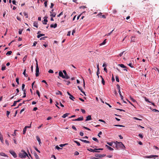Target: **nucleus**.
I'll return each instance as SVG.
<instances>
[{
	"label": "nucleus",
	"mask_w": 159,
	"mask_h": 159,
	"mask_svg": "<svg viewBox=\"0 0 159 159\" xmlns=\"http://www.w3.org/2000/svg\"><path fill=\"white\" fill-rule=\"evenodd\" d=\"M36 93L38 95V96L39 97H40V93H39V91L38 90L36 91Z\"/></svg>",
	"instance_id": "47"
},
{
	"label": "nucleus",
	"mask_w": 159,
	"mask_h": 159,
	"mask_svg": "<svg viewBox=\"0 0 159 159\" xmlns=\"http://www.w3.org/2000/svg\"><path fill=\"white\" fill-rule=\"evenodd\" d=\"M118 92L119 93V94L120 97L121 98V99L123 100V97L121 95V92H120V90H119Z\"/></svg>",
	"instance_id": "16"
},
{
	"label": "nucleus",
	"mask_w": 159,
	"mask_h": 159,
	"mask_svg": "<svg viewBox=\"0 0 159 159\" xmlns=\"http://www.w3.org/2000/svg\"><path fill=\"white\" fill-rule=\"evenodd\" d=\"M79 154V153L77 151H75V153H74V155H78Z\"/></svg>",
	"instance_id": "52"
},
{
	"label": "nucleus",
	"mask_w": 159,
	"mask_h": 159,
	"mask_svg": "<svg viewBox=\"0 0 159 159\" xmlns=\"http://www.w3.org/2000/svg\"><path fill=\"white\" fill-rule=\"evenodd\" d=\"M135 38V36H132L131 38V42H135L136 40Z\"/></svg>",
	"instance_id": "13"
},
{
	"label": "nucleus",
	"mask_w": 159,
	"mask_h": 159,
	"mask_svg": "<svg viewBox=\"0 0 159 159\" xmlns=\"http://www.w3.org/2000/svg\"><path fill=\"white\" fill-rule=\"evenodd\" d=\"M48 72L49 73H53V71L52 70L50 69L49 70Z\"/></svg>",
	"instance_id": "58"
},
{
	"label": "nucleus",
	"mask_w": 159,
	"mask_h": 159,
	"mask_svg": "<svg viewBox=\"0 0 159 159\" xmlns=\"http://www.w3.org/2000/svg\"><path fill=\"white\" fill-rule=\"evenodd\" d=\"M19 157L21 158H25L26 156L28 157L27 153L25 151L22 150L19 153Z\"/></svg>",
	"instance_id": "2"
},
{
	"label": "nucleus",
	"mask_w": 159,
	"mask_h": 159,
	"mask_svg": "<svg viewBox=\"0 0 159 159\" xmlns=\"http://www.w3.org/2000/svg\"><path fill=\"white\" fill-rule=\"evenodd\" d=\"M0 155L2 156L7 157V156L5 153L2 152H0Z\"/></svg>",
	"instance_id": "21"
},
{
	"label": "nucleus",
	"mask_w": 159,
	"mask_h": 159,
	"mask_svg": "<svg viewBox=\"0 0 159 159\" xmlns=\"http://www.w3.org/2000/svg\"><path fill=\"white\" fill-rule=\"evenodd\" d=\"M12 51H9L7 52V53L6 54L7 55H10L12 53Z\"/></svg>",
	"instance_id": "36"
},
{
	"label": "nucleus",
	"mask_w": 159,
	"mask_h": 159,
	"mask_svg": "<svg viewBox=\"0 0 159 159\" xmlns=\"http://www.w3.org/2000/svg\"><path fill=\"white\" fill-rule=\"evenodd\" d=\"M119 65L121 68H125L126 67L123 64H119Z\"/></svg>",
	"instance_id": "29"
},
{
	"label": "nucleus",
	"mask_w": 159,
	"mask_h": 159,
	"mask_svg": "<svg viewBox=\"0 0 159 159\" xmlns=\"http://www.w3.org/2000/svg\"><path fill=\"white\" fill-rule=\"evenodd\" d=\"M10 111H7V117L8 118H9L8 116H9V115L10 114Z\"/></svg>",
	"instance_id": "44"
},
{
	"label": "nucleus",
	"mask_w": 159,
	"mask_h": 159,
	"mask_svg": "<svg viewBox=\"0 0 159 159\" xmlns=\"http://www.w3.org/2000/svg\"><path fill=\"white\" fill-rule=\"evenodd\" d=\"M36 138L38 142L41 140L39 137L38 136H36Z\"/></svg>",
	"instance_id": "38"
},
{
	"label": "nucleus",
	"mask_w": 159,
	"mask_h": 159,
	"mask_svg": "<svg viewBox=\"0 0 159 159\" xmlns=\"http://www.w3.org/2000/svg\"><path fill=\"white\" fill-rule=\"evenodd\" d=\"M63 72L64 74V76L65 77L64 79H68L70 78V77L67 74L66 71L65 70H63Z\"/></svg>",
	"instance_id": "6"
},
{
	"label": "nucleus",
	"mask_w": 159,
	"mask_h": 159,
	"mask_svg": "<svg viewBox=\"0 0 159 159\" xmlns=\"http://www.w3.org/2000/svg\"><path fill=\"white\" fill-rule=\"evenodd\" d=\"M115 146L116 148L117 149H125V147L124 145L121 142H118L117 141L114 142Z\"/></svg>",
	"instance_id": "1"
},
{
	"label": "nucleus",
	"mask_w": 159,
	"mask_h": 159,
	"mask_svg": "<svg viewBox=\"0 0 159 159\" xmlns=\"http://www.w3.org/2000/svg\"><path fill=\"white\" fill-rule=\"evenodd\" d=\"M133 118L134 119L136 120H142L141 119H140L138 118H137V117H134Z\"/></svg>",
	"instance_id": "53"
},
{
	"label": "nucleus",
	"mask_w": 159,
	"mask_h": 159,
	"mask_svg": "<svg viewBox=\"0 0 159 159\" xmlns=\"http://www.w3.org/2000/svg\"><path fill=\"white\" fill-rule=\"evenodd\" d=\"M59 75L60 76L62 77L63 79L65 78V77L63 74L62 72L61 71H60L59 72Z\"/></svg>",
	"instance_id": "11"
},
{
	"label": "nucleus",
	"mask_w": 159,
	"mask_h": 159,
	"mask_svg": "<svg viewBox=\"0 0 159 159\" xmlns=\"http://www.w3.org/2000/svg\"><path fill=\"white\" fill-rule=\"evenodd\" d=\"M69 114V113H67L64 114L63 116H62V117L63 118H65L66 116H67Z\"/></svg>",
	"instance_id": "19"
},
{
	"label": "nucleus",
	"mask_w": 159,
	"mask_h": 159,
	"mask_svg": "<svg viewBox=\"0 0 159 159\" xmlns=\"http://www.w3.org/2000/svg\"><path fill=\"white\" fill-rule=\"evenodd\" d=\"M102 83L103 85H105V82L103 78H102Z\"/></svg>",
	"instance_id": "42"
},
{
	"label": "nucleus",
	"mask_w": 159,
	"mask_h": 159,
	"mask_svg": "<svg viewBox=\"0 0 159 159\" xmlns=\"http://www.w3.org/2000/svg\"><path fill=\"white\" fill-rule=\"evenodd\" d=\"M47 1H47L46 0L45 1V2H44V6L45 7H47Z\"/></svg>",
	"instance_id": "51"
},
{
	"label": "nucleus",
	"mask_w": 159,
	"mask_h": 159,
	"mask_svg": "<svg viewBox=\"0 0 159 159\" xmlns=\"http://www.w3.org/2000/svg\"><path fill=\"white\" fill-rule=\"evenodd\" d=\"M128 65L131 68H133L134 67L132 65V64L131 63H129L128 64Z\"/></svg>",
	"instance_id": "62"
},
{
	"label": "nucleus",
	"mask_w": 159,
	"mask_h": 159,
	"mask_svg": "<svg viewBox=\"0 0 159 159\" xmlns=\"http://www.w3.org/2000/svg\"><path fill=\"white\" fill-rule=\"evenodd\" d=\"M92 119L91 116L90 115H89L86 117V119L85 120V121H87L89 120H90Z\"/></svg>",
	"instance_id": "14"
},
{
	"label": "nucleus",
	"mask_w": 159,
	"mask_h": 159,
	"mask_svg": "<svg viewBox=\"0 0 159 159\" xmlns=\"http://www.w3.org/2000/svg\"><path fill=\"white\" fill-rule=\"evenodd\" d=\"M26 57H27L26 56H25V57H23V62H24L26 60Z\"/></svg>",
	"instance_id": "49"
},
{
	"label": "nucleus",
	"mask_w": 159,
	"mask_h": 159,
	"mask_svg": "<svg viewBox=\"0 0 159 159\" xmlns=\"http://www.w3.org/2000/svg\"><path fill=\"white\" fill-rule=\"evenodd\" d=\"M64 81L65 83H66V84L68 85L70 83V82L69 81H66V80H64Z\"/></svg>",
	"instance_id": "31"
},
{
	"label": "nucleus",
	"mask_w": 159,
	"mask_h": 159,
	"mask_svg": "<svg viewBox=\"0 0 159 159\" xmlns=\"http://www.w3.org/2000/svg\"><path fill=\"white\" fill-rule=\"evenodd\" d=\"M78 87L79 89V90H80V91L83 93L85 95H86L85 94V93L84 92V91H83V90L80 87V86H78Z\"/></svg>",
	"instance_id": "20"
},
{
	"label": "nucleus",
	"mask_w": 159,
	"mask_h": 159,
	"mask_svg": "<svg viewBox=\"0 0 159 159\" xmlns=\"http://www.w3.org/2000/svg\"><path fill=\"white\" fill-rule=\"evenodd\" d=\"M105 146L107 149H108L109 150L111 151H113L114 150L112 148H111V147H110V146H108L107 145H106Z\"/></svg>",
	"instance_id": "15"
},
{
	"label": "nucleus",
	"mask_w": 159,
	"mask_h": 159,
	"mask_svg": "<svg viewBox=\"0 0 159 159\" xmlns=\"http://www.w3.org/2000/svg\"><path fill=\"white\" fill-rule=\"evenodd\" d=\"M130 99L133 102H136V101L133 98H132L131 97H130Z\"/></svg>",
	"instance_id": "34"
},
{
	"label": "nucleus",
	"mask_w": 159,
	"mask_h": 159,
	"mask_svg": "<svg viewBox=\"0 0 159 159\" xmlns=\"http://www.w3.org/2000/svg\"><path fill=\"white\" fill-rule=\"evenodd\" d=\"M35 61H36V69L35 75L36 77H38L39 75V68L38 67V63L37 60L36 59H35Z\"/></svg>",
	"instance_id": "3"
},
{
	"label": "nucleus",
	"mask_w": 159,
	"mask_h": 159,
	"mask_svg": "<svg viewBox=\"0 0 159 159\" xmlns=\"http://www.w3.org/2000/svg\"><path fill=\"white\" fill-rule=\"evenodd\" d=\"M43 83H45L47 86L48 85V84H47V82H46V81L45 80H43L42 81Z\"/></svg>",
	"instance_id": "56"
},
{
	"label": "nucleus",
	"mask_w": 159,
	"mask_h": 159,
	"mask_svg": "<svg viewBox=\"0 0 159 159\" xmlns=\"http://www.w3.org/2000/svg\"><path fill=\"white\" fill-rule=\"evenodd\" d=\"M55 148L57 150H59V149H62V148H60L57 145L55 147Z\"/></svg>",
	"instance_id": "41"
},
{
	"label": "nucleus",
	"mask_w": 159,
	"mask_h": 159,
	"mask_svg": "<svg viewBox=\"0 0 159 159\" xmlns=\"http://www.w3.org/2000/svg\"><path fill=\"white\" fill-rule=\"evenodd\" d=\"M124 51H123L121 52L119 55L118 56H119L120 57H121L123 55V53H124Z\"/></svg>",
	"instance_id": "50"
},
{
	"label": "nucleus",
	"mask_w": 159,
	"mask_h": 159,
	"mask_svg": "<svg viewBox=\"0 0 159 159\" xmlns=\"http://www.w3.org/2000/svg\"><path fill=\"white\" fill-rule=\"evenodd\" d=\"M23 14H24V15L25 16V18H28V15L27 14V13L26 12H23Z\"/></svg>",
	"instance_id": "33"
},
{
	"label": "nucleus",
	"mask_w": 159,
	"mask_h": 159,
	"mask_svg": "<svg viewBox=\"0 0 159 159\" xmlns=\"http://www.w3.org/2000/svg\"><path fill=\"white\" fill-rule=\"evenodd\" d=\"M5 142H6V144L8 146V145H9V143H8V141H7V140H5Z\"/></svg>",
	"instance_id": "64"
},
{
	"label": "nucleus",
	"mask_w": 159,
	"mask_h": 159,
	"mask_svg": "<svg viewBox=\"0 0 159 159\" xmlns=\"http://www.w3.org/2000/svg\"><path fill=\"white\" fill-rule=\"evenodd\" d=\"M95 156L97 157L101 158V154H96Z\"/></svg>",
	"instance_id": "22"
},
{
	"label": "nucleus",
	"mask_w": 159,
	"mask_h": 159,
	"mask_svg": "<svg viewBox=\"0 0 159 159\" xmlns=\"http://www.w3.org/2000/svg\"><path fill=\"white\" fill-rule=\"evenodd\" d=\"M139 136L142 139L143 137V135L141 134H139Z\"/></svg>",
	"instance_id": "61"
},
{
	"label": "nucleus",
	"mask_w": 159,
	"mask_h": 159,
	"mask_svg": "<svg viewBox=\"0 0 159 159\" xmlns=\"http://www.w3.org/2000/svg\"><path fill=\"white\" fill-rule=\"evenodd\" d=\"M50 16H51V17H55L56 15V13L55 12H53L51 11H50Z\"/></svg>",
	"instance_id": "12"
},
{
	"label": "nucleus",
	"mask_w": 159,
	"mask_h": 159,
	"mask_svg": "<svg viewBox=\"0 0 159 159\" xmlns=\"http://www.w3.org/2000/svg\"><path fill=\"white\" fill-rule=\"evenodd\" d=\"M80 140L82 141V142H83L86 143H90V142L89 141H87L86 140H83L82 139H80Z\"/></svg>",
	"instance_id": "17"
},
{
	"label": "nucleus",
	"mask_w": 159,
	"mask_h": 159,
	"mask_svg": "<svg viewBox=\"0 0 159 159\" xmlns=\"http://www.w3.org/2000/svg\"><path fill=\"white\" fill-rule=\"evenodd\" d=\"M17 102L16 101H15L14 102V103H13V105L12 106H15L16 105Z\"/></svg>",
	"instance_id": "48"
},
{
	"label": "nucleus",
	"mask_w": 159,
	"mask_h": 159,
	"mask_svg": "<svg viewBox=\"0 0 159 159\" xmlns=\"http://www.w3.org/2000/svg\"><path fill=\"white\" fill-rule=\"evenodd\" d=\"M22 31H23V30L22 29H20V30H19V32H19V34H21Z\"/></svg>",
	"instance_id": "45"
},
{
	"label": "nucleus",
	"mask_w": 159,
	"mask_h": 159,
	"mask_svg": "<svg viewBox=\"0 0 159 159\" xmlns=\"http://www.w3.org/2000/svg\"><path fill=\"white\" fill-rule=\"evenodd\" d=\"M102 134V132L101 131H100V132H99V133L98 134V137H100V138L101 137H100V135H101V134Z\"/></svg>",
	"instance_id": "60"
},
{
	"label": "nucleus",
	"mask_w": 159,
	"mask_h": 159,
	"mask_svg": "<svg viewBox=\"0 0 159 159\" xmlns=\"http://www.w3.org/2000/svg\"><path fill=\"white\" fill-rule=\"evenodd\" d=\"M100 73L99 70H97V75L98 76V78L99 77V74Z\"/></svg>",
	"instance_id": "43"
},
{
	"label": "nucleus",
	"mask_w": 159,
	"mask_h": 159,
	"mask_svg": "<svg viewBox=\"0 0 159 159\" xmlns=\"http://www.w3.org/2000/svg\"><path fill=\"white\" fill-rule=\"evenodd\" d=\"M26 69H25L24 70V71L23 73V74L24 75V76L25 77H27L28 76V75L27 74H26L25 73V71H26Z\"/></svg>",
	"instance_id": "23"
},
{
	"label": "nucleus",
	"mask_w": 159,
	"mask_h": 159,
	"mask_svg": "<svg viewBox=\"0 0 159 159\" xmlns=\"http://www.w3.org/2000/svg\"><path fill=\"white\" fill-rule=\"evenodd\" d=\"M45 35L44 34H38L37 36V37L38 38H39L40 37L42 36H44Z\"/></svg>",
	"instance_id": "27"
},
{
	"label": "nucleus",
	"mask_w": 159,
	"mask_h": 159,
	"mask_svg": "<svg viewBox=\"0 0 159 159\" xmlns=\"http://www.w3.org/2000/svg\"><path fill=\"white\" fill-rule=\"evenodd\" d=\"M106 39H105L104 40V41L102 43H100V46H101V45H103L105 44L106 42Z\"/></svg>",
	"instance_id": "25"
},
{
	"label": "nucleus",
	"mask_w": 159,
	"mask_h": 159,
	"mask_svg": "<svg viewBox=\"0 0 159 159\" xmlns=\"http://www.w3.org/2000/svg\"><path fill=\"white\" fill-rule=\"evenodd\" d=\"M158 157V155H151L149 156H145L144 157L145 158H153L154 159H155V157Z\"/></svg>",
	"instance_id": "4"
},
{
	"label": "nucleus",
	"mask_w": 159,
	"mask_h": 159,
	"mask_svg": "<svg viewBox=\"0 0 159 159\" xmlns=\"http://www.w3.org/2000/svg\"><path fill=\"white\" fill-rule=\"evenodd\" d=\"M107 143L109 145L112 147L113 148H114V145L113 146H112L113 144V143L112 142H107Z\"/></svg>",
	"instance_id": "26"
},
{
	"label": "nucleus",
	"mask_w": 159,
	"mask_h": 159,
	"mask_svg": "<svg viewBox=\"0 0 159 159\" xmlns=\"http://www.w3.org/2000/svg\"><path fill=\"white\" fill-rule=\"evenodd\" d=\"M9 152L13 156L14 158H16L17 157V155L16 153L13 150H9Z\"/></svg>",
	"instance_id": "5"
},
{
	"label": "nucleus",
	"mask_w": 159,
	"mask_h": 159,
	"mask_svg": "<svg viewBox=\"0 0 159 159\" xmlns=\"http://www.w3.org/2000/svg\"><path fill=\"white\" fill-rule=\"evenodd\" d=\"M26 129H27L25 127V128H24L23 130V134H25L26 131Z\"/></svg>",
	"instance_id": "32"
},
{
	"label": "nucleus",
	"mask_w": 159,
	"mask_h": 159,
	"mask_svg": "<svg viewBox=\"0 0 159 159\" xmlns=\"http://www.w3.org/2000/svg\"><path fill=\"white\" fill-rule=\"evenodd\" d=\"M83 127L85 129H86L87 130H90V129L87 127H85V126H83Z\"/></svg>",
	"instance_id": "59"
},
{
	"label": "nucleus",
	"mask_w": 159,
	"mask_h": 159,
	"mask_svg": "<svg viewBox=\"0 0 159 159\" xmlns=\"http://www.w3.org/2000/svg\"><path fill=\"white\" fill-rule=\"evenodd\" d=\"M57 27V24H55L54 25L51 24L50 25V27L51 28H56Z\"/></svg>",
	"instance_id": "18"
},
{
	"label": "nucleus",
	"mask_w": 159,
	"mask_h": 159,
	"mask_svg": "<svg viewBox=\"0 0 159 159\" xmlns=\"http://www.w3.org/2000/svg\"><path fill=\"white\" fill-rule=\"evenodd\" d=\"M81 111L83 113H85V111L84 109H81Z\"/></svg>",
	"instance_id": "57"
},
{
	"label": "nucleus",
	"mask_w": 159,
	"mask_h": 159,
	"mask_svg": "<svg viewBox=\"0 0 159 159\" xmlns=\"http://www.w3.org/2000/svg\"><path fill=\"white\" fill-rule=\"evenodd\" d=\"M83 120V117L82 116L81 117H79L77 119H73L72 120V121H80L82 120Z\"/></svg>",
	"instance_id": "8"
},
{
	"label": "nucleus",
	"mask_w": 159,
	"mask_h": 159,
	"mask_svg": "<svg viewBox=\"0 0 159 159\" xmlns=\"http://www.w3.org/2000/svg\"><path fill=\"white\" fill-rule=\"evenodd\" d=\"M92 139L94 141H96L97 142H98V139L96 138H94V137H93V138H92Z\"/></svg>",
	"instance_id": "39"
},
{
	"label": "nucleus",
	"mask_w": 159,
	"mask_h": 159,
	"mask_svg": "<svg viewBox=\"0 0 159 159\" xmlns=\"http://www.w3.org/2000/svg\"><path fill=\"white\" fill-rule=\"evenodd\" d=\"M116 81H117V82H119V78L118 76H116Z\"/></svg>",
	"instance_id": "55"
},
{
	"label": "nucleus",
	"mask_w": 159,
	"mask_h": 159,
	"mask_svg": "<svg viewBox=\"0 0 159 159\" xmlns=\"http://www.w3.org/2000/svg\"><path fill=\"white\" fill-rule=\"evenodd\" d=\"M144 98L145 99V100L147 102H149V103H150V102H150L148 99L145 97H144Z\"/></svg>",
	"instance_id": "28"
},
{
	"label": "nucleus",
	"mask_w": 159,
	"mask_h": 159,
	"mask_svg": "<svg viewBox=\"0 0 159 159\" xmlns=\"http://www.w3.org/2000/svg\"><path fill=\"white\" fill-rule=\"evenodd\" d=\"M47 37H41V38L40 39V40H45V39L46 38H47Z\"/></svg>",
	"instance_id": "40"
},
{
	"label": "nucleus",
	"mask_w": 159,
	"mask_h": 159,
	"mask_svg": "<svg viewBox=\"0 0 159 159\" xmlns=\"http://www.w3.org/2000/svg\"><path fill=\"white\" fill-rule=\"evenodd\" d=\"M6 66H2L1 68V70H5L6 69Z\"/></svg>",
	"instance_id": "54"
},
{
	"label": "nucleus",
	"mask_w": 159,
	"mask_h": 159,
	"mask_svg": "<svg viewBox=\"0 0 159 159\" xmlns=\"http://www.w3.org/2000/svg\"><path fill=\"white\" fill-rule=\"evenodd\" d=\"M72 128L74 129L75 130H76V127H75V126L74 125H73L72 126Z\"/></svg>",
	"instance_id": "63"
},
{
	"label": "nucleus",
	"mask_w": 159,
	"mask_h": 159,
	"mask_svg": "<svg viewBox=\"0 0 159 159\" xmlns=\"http://www.w3.org/2000/svg\"><path fill=\"white\" fill-rule=\"evenodd\" d=\"M74 141L75 143H76L77 144L78 146H80V143L79 142H78L77 141H76L75 140H74Z\"/></svg>",
	"instance_id": "30"
},
{
	"label": "nucleus",
	"mask_w": 159,
	"mask_h": 159,
	"mask_svg": "<svg viewBox=\"0 0 159 159\" xmlns=\"http://www.w3.org/2000/svg\"><path fill=\"white\" fill-rule=\"evenodd\" d=\"M34 26L36 27V28H38V25L37 22H34Z\"/></svg>",
	"instance_id": "24"
},
{
	"label": "nucleus",
	"mask_w": 159,
	"mask_h": 159,
	"mask_svg": "<svg viewBox=\"0 0 159 159\" xmlns=\"http://www.w3.org/2000/svg\"><path fill=\"white\" fill-rule=\"evenodd\" d=\"M88 150L90 152H100L98 151V149L95 148L94 149H88Z\"/></svg>",
	"instance_id": "7"
},
{
	"label": "nucleus",
	"mask_w": 159,
	"mask_h": 159,
	"mask_svg": "<svg viewBox=\"0 0 159 159\" xmlns=\"http://www.w3.org/2000/svg\"><path fill=\"white\" fill-rule=\"evenodd\" d=\"M67 93L70 96V97H69L70 98L71 100H74L73 99H73L75 98L74 97L73 95H71L68 92H67Z\"/></svg>",
	"instance_id": "9"
},
{
	"label": "nucleus",
	"mask_w": 159,
	"mask_h": 159,
	"mask_svg": "<svg viewBox=\"0 0 159 159\" xmlns=\"http://www.w3.org/2000/svg\"><path fill=\"white\" fill-rule=\"evenodd\" d=\"M56 94L58 95L60 94L61 95H62V93L61 91H57V92L56 93Z\"/></svg>",
	"instance_id": "35"
},
{
	"label": "nucleus",
	"mask_w": 159,
	"mask_h": 159,
	"mask_svg": "<svg viewBox=\"0 0 159 159\" xmlns=\"http://www.w3.org/2000/svg\"><path fill=\"white\" fill-rule=\"evenodd\" d=\"M34 156L35 157L36 159H39V156L37 155V154L36 153L34 154Z\"/></svg>",
	"instance_id": "37"
},
{
	"label": "nucleus",
	"mask_w": 159,
	"mask_h": 159,
	"mask_svg": "<svg viewBox=\"0 0 159 159\" xmlns=\"http://www.w3.org/2000/svg\"><path fill=\"white\" fill-rule=\"evenodd\" d=\"M19 79L18 78H17L16 79V82L18 84H19Z\"/></svg>",
	"instance_id": "46"
},
{
	"label": "nucleus",
	"mask_w": 159,
	"mask_h": 159,
	"mask_svg": "<svg viewBox=\"0 0 159 159\" xmlns=\"http://www.w3.org/2000/svg\"><path fill=\"white\" fill-rule=\"evenodd\" d=\"M47 17L45 16L44 17V19L43 21V24L46 25L47 24V23L48 22V20H47Z\"/></svg>",
	"instance_id": "10"
}]
</instances>
